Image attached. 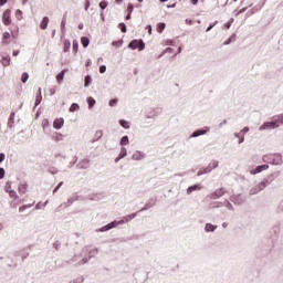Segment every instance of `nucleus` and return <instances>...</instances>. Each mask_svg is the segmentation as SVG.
I'll return each mask as SVG.
<instances>
[{
	"instance_id": "1",
	"label": "nucleus",
	"mask_w": 283,
	"mask_h": 283,
	"mask_svg": "<svg viewBox=\"0 0 283 283\" xmlns=\"http://www.w3.org/2000/svg\"><path fill=\"white\" fill-rule=\"evenodd\" d=\"M134 218H136V213L133 214H128L126 217H124L122 220L119 221H113L106 226H104L101 231H109L111 229H114L116 227H118V224H125V222H130V220H134Z\"/></svg>"
},
{
	"instance_id": "2",
	"label": "nucleus",
	"mask_w": 283,
	"mask_h": 283,
	"mask_svg": "<svg viewBox=\"0 0 283 283\" xmlns=\"http://www.w3.org/2000/svg\"><path fill=\"white\" fill-rule=\"evenodd\" d=\"M128 48H130L132 50H145V42H143V40H133L129 44Z\"/></svg>"
},
{
	"instance_id": "3",
	"label": "nucleus",
	"mask_w": 283,
	"mask_h": 283,
	"mask_svg": "<svg viewBox=\"0 0 283 283\" xmlns=\"http://www.w3.org/2000/svg\"><path fill=\"white\" fill-rule=\"evenodd\" d=\"M2 22L4 25H11L12 23V11L10 9H6L2 14Z\"/></svg>"
},
{
	"instance_id": "4",
	"label": "nucleus",
	"mask_w": 283,
	"mask_h": 283,
	"mask_svg": "<svg viewBox=\"0 0 283 283\" xmlns=\"http://www.w3.org/2000/svg\"><path fill=\"white\" fill-rule=\"evenodd\" d=\"M276 127H280V123L266 122L261 126V129H275Z\"/></svg>"
},
{
	"instance_id": "5",
	"label": "nucleus",
	"mask_w": 283,
	"mask_h": 283,
	"mask_svg": "<svg viewBox=\"0 0 283 283\" xmlns=\"http://www.w3.org/2000/svg\"><path fill=\"white\" fill-rule=\"evenodd\" d=\"M222 196H224V189H218L210 195V198H212V200H218V198H222Z\"/></svg>"
},
{
	"instance_id": "6",
	"label": "nucleus",
	"mask_w": 283,
	"mask_h": 283,
	"mask_svg": "<svg viewBox=\"0 0 283 283\" xmlns=\"http://www.w3.org/2000/svg\"><path fill=\"white\" fill-rule=\"evenodd\" d=\"M63 125H65V120L63 118H55V120L53 122L54 129H61Z\"/></svg>"
},
{
	"instance_id": "7",
	"label": "nucleus",
	"mask_w": 283,
	"mask_h": 283,
	"mask_svg": "<svg viewBox=\"0 0 283 283\" xmlns=\"http://www.w3.org/2000/svg\"><path fill=\"white\" fill-rule=\"evenodd\" d=\"M18 191H19L20 196L28 193V184L27 182L20 184L18 187Z\"/></svg>"
},
{
	"instance_id": "8",
	"label": "nucleus",
	"mask_w": 283,
	"mask_h": 283,
	"mask_svg": "<svg viewBox=\"0 0 283 283\" xmlns=\"http://www.w3.org/2000/svg\"><path fill=\"white\" fill-rule=\"evenodd\" d=\"M200 189H202V186H200V184H197V185L190 186L187 189V193H193V191H200Z\"/></svg>"
},
{
	"instance_id": "9",
	"label": "nucleus",
	"mask_w": 283,
	"mask_h": 283,
	"mask_svg": "<svg viewBox=\"0 0 283 283\" xmlns=\"http://www.w3.org/2000/svg\"><path fill=\"white\" fill-rule=\"evenodd\" d=\"M50 23V18L44 17L40 23L41 30H48V24Z\"/></svg>"
},
{
	"instance_id": "10",
	"label": "nucleus",
	"mask_w": 283,
	"mask_h": 283,
	"mask_svg": "<svg viewBox=\"0 0 283 283\" xmlns=\"http://www.w3.org/2000/svg\"><path fill=\"white\" fill-rule=\"evenodd\" d=\"M125 156H127V148L122 147L118 157H116L115 159V163H118L119 160H122V158H125Z\"/></svg>"
},
{
	"instance_id": "11",
	"label": "nucleus",
	"mask_w": 283,
	"mask_h": 283,
	"mask_svg": "<svg viewBox=\"0 0 283 283\" xmlns=\"http://www.w3.org/2000/svg\"><path fill=\"white\" fill-rule=\"evenodd\" d=\"M11 34L10 32H4L3 35H2V43L4 45H8L10 43V39H11Z\"/></svg>"
},
{
	"instance_id": "12",
	"label": "nucleus",
	"mask_w": 283,
	"mask_h": 283,
	"mask_svg": "<svg viewBox=\"0 0 283 283\" xmlns=\"http://www.w3.org/2000/svg\"><path fill=\"white\" fill-rule=\"evenodd\" d=\"M269 169V165H261L258 166L252 174H261V171H266Z\"/></svg>"
},
{
	"instance_id": "13",
	"label": "nucleus",
	"mask_w": 283,
	"mask_h": 283,
	"mask_svg": "<svg viewBox=\"0 0 283 283\" xmlns=\"http://www.w3.org/2000/svg\"><path fill=\"white\" fill-rule=\"evenodd\" d=\"M212 170H213V168H212L211 166H208V167L203 168L202 170H199V171L197 172V176H203V174H209V172H211Z\"/></svg>"
},
{
	"instance_id": "14",
	"label": "nucleus",
	"mask_w": 283,
	"mask_h": 283,
	"mask_svg": "<svg viewBox=\"0 0 283 283\" xmlns=\"http://www.w3.org/2000/svg\"><path fill=\"white\" fill-rule=\"evenodd\" d=\"M70 48H72V43L70 40H65L63 43V52H70Z\"/></svg>"
},
{
	"instance_id": "15",
	"label": "nucleus",
	"mask_w": 283,
	"mask_h": 283,
	"mask_svg": "<svg viewBox=\"0 0 283 283\" xmlns=\"http://www.w3.org/2000/svg\"><path fill=\"white\" fill-rule=\"evenodd\" d=\"M81 43H82L83 48H87V45H90V38L82 36L81 38Z\"/></svg>"
},
{
	"instance_id": "16",
	"label": "nucleus",
	"mask_w": 283,
	"mask_h": 283,
	"mask_svg": "<svg viewBox=\"0 0 283 283\" xmlns=\"http://www.w3.org/2000/svg\"><path fill=\"white\" fill-rule=\"evenodd\" d=\"M165 28H167V24H165V23H159L158 25H157V32H159V34H163V32H165Z\"/></svg>"
},
{
	"instance_id": "17",
	"label": "nucleus",
	"mask_w": 283,
	"mask_h": 283,
	"mask_svg": "<svg viewBox=\"0 0 283 283\" xmlns=\"http://www.w3.org/2000/svg\"><path fill=\"white\" fill-rule=\"evenodd\" d=\"M87 103H88L90 109H92V107L96 105V99H94V97H88Z\"/></svg>"
},
{
	"instance_id": "18",
	"label": "nucleus",
	"mask_w": 283,
	"mask_h": 283,
	"mask_svg": "<svg viewBox=\"0 0 283 283\" xmlns=\"http://www.w3.org/2000/svg\"><path fill=\"white\" fill-rule=\"evenodd\" d=\"M258 191H262V189H266V182L261 181L258 186L254 187Z\"/></svg>"
},
{
	"instance_id": "19",
	"label": "nucleus",
	"mask_w": 283,
	"mask_h": 283,
	"mask_svg": "<svg viewBox=\"0 0 283 283\" xmlns=\"http://www.w3.org/2000/svg\"><path fill=\"white\" fill-rule=\"evenodd\" d=\"M119 125L124 127V129H129V122L125 119L119 120Z\"/></svg>"
},
{
	"instance_id": "20",
	"label": "nucleus",
	"mask_w": 283,
	"mask_h": 283,
	"mask_svg": "<svg viewBox=\"0 0 283 283\" xmlns=\"http://www.w3.org/2000/svg\"><path fill=\"white\" fill-rule=\"evenodd\" d=\"M64 77H65V71H62V72L59 73L57 76H56L57 83H61V81H63Z\"/></svg>"
},
{
	"instance_id": "21",
	"label": "nucleus",
	"mask_w": 283,
	"mask_h": 283,
	"mask_svg": "<svg viewBox=\"0 0 283 283\" xmlns=\"http://www.w3.org/2000/svg\"><path fill=\"white\" fill-rule=\"evenodd\" d=\"M92 83V76L87 75L84 80V86L90 87V84Z\"/></svg>"
},
{
	"instance_id": "22",
	"label": "nucleus",
	"mask_w": 283,
	"mask_h": 283,
	"mask_svg": "<svg viewBox=\"0 0 283 283\" xmlns=\"http://www.w3.org/2000/svg\"><path fill=\"white\" fill-rule=\"evenodd\" d=\"M217 227L211 224V223H207L206 224V231L209 232V231H216Z\"/></svg>"
},
{
	"instance_id": "23",
	"label": "nucleus",
	"mask_w": 283,
	"mask_h": 283,
	"mask_svg": "<svg viewBox=\"0 0 283 283\" xmlns=\"http://www.w3.org/2000/svg\"><path fill=\"white\" fill-rule=\"evenodd\" d=\"M2 65L4 67H8V65H10V56L2 57Z\"/></svg>"
},
{
	"instance_id": "24",
	"label": "nucleus",
	"mask_w": 283,
	"mask_h": 283,
	"mask_svg": "<svg viewBox=\"0 0 283 283\" xmlns=\"http://www.w3.org/2000/svg\"><path fill=\"white\" fill-rule=\"evenodd\" d=\"M203 134H207V130H197L192 134V137L197 138V136H202Z\"/></svg>"
},
{
	"instance_id": "25",
	"label": "nucleus",
	"mask_w": 283,
	"mask_h": 283,
	"mask_svg": "<svg viewBox=\"0 0 283 283\" xmlns=\"http://www.w3.org/2000/svg\"><path fill=\"white\" fill-rule=\"evenodd\" d=\"M28 78H30V74L23 73L22 76H21V82L22 83H28Z\"/></svg>"
},
{
	"instance_id": "26",
	"label": "nucleus",
	"mask_w": 283,
	"mask_h": 283,
	"mask_svg": "<svg viewBox=\"0 0 283 283\" xmlns=\"http://www.w3.org/2000/svg\"><path fill=\"white\" fill-rule=\"evenodd\" d=\"M120 145H129V137L124 136V137L120 139Z\"/></svg>"
},
{
	"instance_id": "27",
	"label": "nucleus",
	"mask_w": 283,
	"mask_h": 283,
	"mask_svg": "<svg viewBox=\"0 0 283 283\" xmlns=\"http://www.w3.org/2000/svg\"><path fill=\"white\" fill-rule=\"evenodd\" d=\"M77 109H80L78 104H72L70 107V112H76Z\"/></svg>"
},
{
	"instance_id": "28",
	"label": "nucleus",
	"mask_w": 283,
	"mask_h": 283,
	"mask_svg": "<svg viewBox=\"0 0 283 283\" xmlns=\"http://www.w3.org/2000/svg\"><path fill=\"white\" fill-rule=\"evenodd\" d=\"M134 12V4L129 3L127 7V13L132 14Z\"/></svg>"
},
{
	"instance_id": "29",
	"label": "nucleus",
	"mask_w": 283,
	"mask_h": 283,
	"mask_svg": "<svg viewBox=\"0 0 283 283\" xmlns=\"http://www.w3.org/2000/svg\"><path fill=\"white\" fill-rule=\"evenodd\" d=\"M99 8H101V10H105V8H107V1H102V2H99Z\"/></svg>"
},
{
	"instance_id": "30",
	"label": "nucleus",
	"mask_w": 283,
	"mask_h": 283,
	"mask_svg": "<svg viewBox=\"0 0 283 283\" xmlns=\"http://www.w3.org/2000/svg\"><path fill=\"white\" fill-rule=\"evenodd\" d=\"M73 51L75 52V54L76 52H78V42L76 41H73Z\"/></svg>"
},
{
	"instance_id": "31",
	"label": "nucleus",
	"mask_w": 283,
	"mask_h": 283,
	"mask_svg": "<svg viewBox=\"0 0 283 283\" xmlns=\"http://www.w3.org/2000/svg\"><path fill=\"white\" fill-rule=\"evenodd\" d=\"M119 28L122 32H127V25H125V23H119Z\"/></svg>"
},
{
	"instance_id": "32",
	"label": "nucleus",
	"mask_w": 283,
	"mask_h": 283,
	"mask_svg": "<svg viewBox=\"0 0 283 283\" xmlns=\"http://www.w3.org/2000/svg\"><path fill=\"white\" fill-rule=\"evenodd\" d=\"M99 72L101 74H105V72H107V66L105 65L99 66Z\"/></svg>"
},
{
	"instance_id": "33",
	"label": "nucleus",
	"mask_w": 283,
	"mask_h": 283,
	"mask_svg": "<svg viewBox=\"0 0 283 283\" xmlns=\"http://www.w3.org/2000/svg\"><path fill=\"white\" fill-rule=\"evenodd\" d=\"M63 186V181H61L53 190V193H56L59 191V189H61V187Z\"/></svg>"
},
{
	"instance_id": "34",
	"label": "nucleus",
	"mask_w": 283,
	"mask_h": 283,
	"mask_svg": "<svg viewBox=\"0 0 283 283\" xmlns=\"http://www.w3.org/2000/svg\"><path fill=\"white\" fill-rule=\"evenodd\" d=\"M6 176V169L0 168V180Z\"/></svg>"
},
{
	"instance_id": "35",
	"label": "nucleus",
	"mask_w": 283,
	"mask_h": 283,
	"mask_svg": "<svg viewBox=\"0 0 283 283\" xmlns=\"http://www.w3.org/2000/svg\"><path fill=\"white\" fill-rule=\"evenodd\" d=\"M116 103H118V99H111L109 101V106L114 107V105H116Z\"/></svg>"
},
{
	"instance_id": "36",
	"label": "nucleus",
	"mask_w": 283,
	"mask_h": 283,
	"mask_svg": "<svg viewBox=\"0 0 283 283\" xmlns=\"http://www.w3.org/2000/svg\"><path fill=\"white\" fill-rule=\"evenodd\" d=\"M209 167H211L212 169H216L218 167V161H212Z\"/></svg>"
},
{
	"instance_id": "37",
	"label": "nucleus",
	"mask_w": 283,
	"mask_h": 283,
	"mask_svg": "<svg viewBox=\"0 0 283 283\" xmlns=\"http://www.w3.org/2000/svg\"><path fill=\"white\" fill-rule=\"evenodd\" d=\"M3 160H6V154L1 153L0 154V164L3 163Z\"/></svg>"
},
{
	"instance_id": "38",
	"label": "nucleus",
	"mask_w": 283,
	"mask_h": 283,
	"mask_svg": "<svg viewBox=\"0 0 283 283\" xmlns=\"http://www.w3.org/2000/svg\"><path fill=\"white\" fill-rule=\"evenodd\" d=\"M186 23H187V25H193V20L186 19Z\"/></svg>"
},
{
	"instance_id": "39",
	"label": "nucleus",
	"mask_w": 283,
	"mask_h": 283,
	"mask_svg": "<svg viewBox=\"0 0 283 283\" xmlns=\"http://www.w3.org/2000/svg\"><path fill=\"white\" fill-rule=\"evenodd\" d=\"M28 207H29V206H22V207H20V208H19L20 213L23 212V211H25V209H28Z\"/></svg>"
},
{
	"instance_id": "40",
	"label": "nucleus",
	"mask_w": 283,
	"mask_h": 283,
	"mask_svg": "<svg viewBox=\"0 0 283 283\" xmlns=\"http://www.w3.org/2000/svg\"><path fill=\"white\" fill-rule=\"evenodd\" d=\"M216 24H211L210 27H208V29L206 30V32H211V30H213Z\"/></svg>"
},
{
	"instance_id": "41",
	"label": "nucleus",
	"mask_w": 283,
	"mask_h": 283,
	"mask_svg": "<svg viewBox=\"0 0 283 283\" xmlns=\"http://www.w3.org/2000/svg\"><path fill=\"white\" fill-rule=\"evenodd\" d=\"M9 193H10L11 198H17V192L15 191H10Z\"/></svg>"
},
{
	"instance_id": "42",
	"label": "nucleus",
	"mask_w": 283,
	"mask_h": 283,
	"mask_svg": "<svg viewBox=\"0 0 283 283\" xmlns=\"http://www.w3.org/2000/svg\"><path fill=\"white\" fill-rule=\"evenodd\" d=\"M6 3H8V0H0V8L1 6H6Z\"/></svg>"
},
{
	"instance_id": "43",
	"label": "nucleus",
	"mask_w": 283,
	"mask_h": 283,
	"mask_svg": "<svg viewBox=\"0 0 283 283\" xmlns=\"http://www.w3.org/2000/svg\"><path fill=\"white\" fill-rule=\"evenodd\" d=\"M192 6H198V0H190Z\"/></svg>"
},
{
	"instance_id": "44",
	"label": "nucleus",
	"mask_w": 283,
	"mask_h": 283,
	"mask_svg": "<svg viewBox=\"0 0 283 283\" xmlns=\"http://www.w3.org/2000/svg\"><path fill=\"white\" fill-rule=\"evenodd\" d=\"M129 19H132V13H127L126 15V21H129Z\"/></svg>"
},
{
	"instance_id": "45",
	"label": "nucleus",
	"mask_w": 283,
	"mask_h": 283,
	"mask_svg": "<svg viewBox=\"0 0 283 283\" xmlns=\"http://www.w3.org/2000/svg\"><path fill=\"white\" fill-rule=\"evenodd\" d=\"M91 65H92V61L88 60V61L86 62V67H90Z\"/></svg>"
},
{
	"instance_id": "46",
	"label": "nucleus",
	"mask_w": 283,
	"mask_h": 283,
	"mask_svg": "<svg viewBox=\"0 0 283 283\" xmlns=\"http://www.w3.org/2000/svg\"><path fill=\"white\" fill-rule=\"evenodd\" d=\"M13 56H19V51H13Z\"/></svg>"
},
{
	"instance_id": "47",
	"label": "nucleus",
	"mask_w": 283,
	"mask_h": 283,
	"mask_svg": "<svg viewBox=\"0 0 283 283\" xmlns=\"http://www.w3.org/2000/svg\"><path fill=\"white\" fill-rule=\"evenodd\" d=\"M88 8H90V1L86 2L85 10H87Z\"/></svg>"
},
{
	"instance_id": "48",
	"label": "nucleus",
	"mask_w": 283,
	"mask_h": 283,
	"mask_svg": "<svg viewBox=\"0 0 283 283\" xmlns=\"http://www.w3.org/2000/svg\"><path fill=\"white\" fill-rule=\"evenodd\" d=\"M148 32L151 34V25H148Z\"/></svg>"
},
{
	"instance_id": "49",
	"label": "nucleus",
	"mask_w": 283,
	"mask_h": 283,
	"mask_svg": "<svg viewBox=\"0 0 283 283\" xmlns=\"http://www.w3.org/2000/svg\"><path fill=\"white\" fill-rule=\"evenodd\" d=\"M61 25L62 28H65V21H62Z\"/></svg>"
},
{
	"instance_id": "50",
	"label": "nucleus",
	"mask_w": 283,
	"mask_h": 283,
	"mask_svg": "<svg viewBox=\"0 0 283 283\" xmlns=\"http://www.w3.org/2000/svg\"><path fill=\"white\" fill-rule=\"evenodd\" d=\"M243 132H249V127H244V128H243Z\"/></svg>"
},
{
	"instance_id": "51",
	"label": "nucleus",
	"mask_w": 283,
	"mask_h": 283,
	"mask_svg": "<svg viewBox=\"0 0 283 283\" xmlns=\"http://www.w3.org/2000/svg\"><path fill=\"white\" fill-rule=\"evenodd\" d=\"M116 3H123V0H116Z\"/></svg>"
},
{
	"instance_id": "52",
	"label": "nucleus",
	"mask_w": 283,
	"mask_h": 283,
	"mask_svg": "<svg viewBox=\"0 0 283 283\" xmlns=\"http://www.w3.org/2000/svg\"><path fill=\"white\" fill-rule=\"evenodd\" d=\"M161 3H166V1H169V0H159Z\"/></svg>"
},
{
	"instance_id": "53",
	"label": "nucleus",
	"mask_w": 283,
	"mask_h": 283,
	"mask_svg": "<svg viewBox=\"0 0 283 283\" xmlns=\"http://www.w3.org/2000/svg\"><path fill=\"white\" fill-rule=\"evenodd\" d=\"M12 38H13V39H17V35H15L14 33H12Z\"/></svg>"
},
{
	"instance_id": "54",
	"label": "nucleus",
	"mask_w": 283,
	"mask_h": 283,
	"mask_svg": "<svg viewBox=\"0 0 283 283\" xmlns=\"http://www.w3.org/2000/svg\"><path fill=\"white\" fill-rule=\"evenodd\" d=\"M13 116H14V113H11L10 118H12Z\"/></svg>"
},
{
	"instance_id": "55",
	"label": "nucleus",
	"mask_w": 283,
	"mask_h": 283,
	"mask_svg": "<svg viewBox=\"0 0 283 283\" xmlns=\"http://www.w3.org/2000/svg\"><path fill=\"white\" fill-rule=\"evenodd\" d=\"M3 229V226L0 223V231Z\"/></svg>"
},
{
	"instance_id": "56",
	"label": "nucleus",
	"mask_w": 283,
	"mask_h": 283,
	"mask_svg": "<svg viewBox=\"0 0 283 283\" xmlns=\"http://www.w3.org/2000/svg\"><path fill=\"white\" fill-rule=\"evenodd\" d=\"M137 1H139V3H143L144 0H137Z\"/></svg>"
},
{
	"instance_id": "57",
	"label": "nucleus",
	"mask_w": 283,
	"mask_h": 283,
	"mask_svg": "<svg viewBox=\"0 0 283 283\" xmlns=\"http://www.w3.org/2000/svg\"><path fill=\"white\" fill-rule=\"evenodd\" d=\"M80 30H83V27H80Z\"/></svg>"
},
{
	"instance_id": "58",
	"label": "nucleus",
	"mask_w": 283,
	"mask_h": 283,
	"mask_svg": "<svg viewBox=\"0 0 283 283\" xmlns=\"http://www.w3.org/2000/svg\"><path fill=\"white\" fill-rule=\"evenodd\" d=\"M17 12H20V13H21V10H18Z\"/></svg>"
},
{
	"instance_id": "59",
	"label": "nucleus",
	"mask_w": 283,
	"mask_h": 283,
	"mask_svg": "<svg viewBox=\"0 0 283 283\" xmlns=\"http://www.w3.org/2000/svg\"><path fill=\"white\" fill-rule=\"evenodd\" d=\"M234 2L238 1V0H233Z\"/></svg>"
}]
</instances>
